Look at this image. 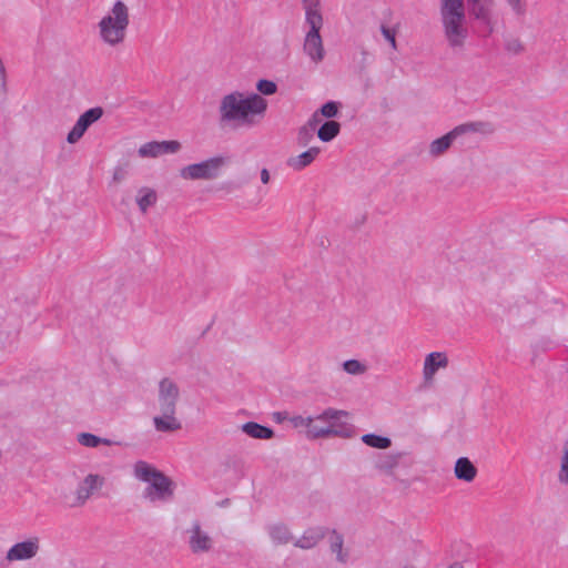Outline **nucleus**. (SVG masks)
I'll list each match as a JSON object with an SVG mask.
<instances>
[{
  "label": "nucleus",
  "instance_id": "12",
  "mask_svg": "<svg viewBox=\"0 0 568 568\" xmlns=\"http://www.w3.org/2000/svg\"><path fill=\"white\" fill-rule=\"evenodd\" d=\"M181 143L179 141H152L141 145L138 154L141 158H158L162 154H172L179 152Z\"/></svg>",
  "mask_w": 568,
  "mask_h": 568
},
{
  "label": "nucleus",
  "instance_id": "20",
  "mask_svg": "<svg viewBox=\"0 0 568 568\" xmlns=\"http://www.w3.org/2000/svg\"><path fill=\"white\" fill-rule=\"evenodd\" d=\"M454 474L457 479L471 483L477 476V468L467 457H460L455 463Z\"/></svg>",
  "mask_w": 568,
  "mask_h": 568
},
{
  "label": "nucleus",
  "instance_id": "2",
  "mask_svg": "<svg viewBox=\"0 0 568 568\" xmlns=\"http://www.w3.org/2000/svg\"><path fill=\"white\" fill-rule=\"evenodd\" d=\"M266 109L267 101L262 95L233 91L220 101L219 124L223 129L253 126L264 118Z\"/></svg>",
  "mask_w": 568,
  "mask_h": 568
},
{
  "label": "nucleus",
  "instance_id": "35",
  "mask_svg": "<svg viewBox=\"0 0 568 568\" xmlns=\"http://www.w3.org/2000/svg\"><path fill=\"white\" fill-rule=\"evenodd\" d=\"M256 89L264 95H272L276 92L277 85L271 80L262 79L256 83Z\"/></svg>",
  "mask_w": 568,
  "mask_h": 568
},
{
  "label": "nucleus",
  "instance_id": "27",
  "mask_svg": "<svg viewBox=\"0 0 568 568\" xmlns=\"http://www.w3.org/2000/svg\"><path fill=\"white\" fill-rule=\"evenodd\" d=\"M506 9L517 20H523L528 14V1L527 0H503Z\"/></svg>",
  "mask_w": 568,
  "mask_h": 568
},
{
  "label": "nucleus",
  "instance_id": "4",
  "mask_svg": "<svg viewBox=\"0 0 568 568\" xmlns=\"http://www.w3.org/2000/svg\"><path fill=\"white\" fill-rule=\"evenodd\" d=\"M136 479L148 483L143 497L151 503L166 501L173 496V483L162 471L144 460H139L133 466Z\"/></svg>",
  "mask_w": 568,
  "mask_h": 568
},
{
  "label": "nucleus",
  "instance_id": "14",
  "mask_svg": "<svg viewBox=\"0 0 568 568\" xmlns=\"http://www.w3.org/2000/svg\"><path fill=\"white\" fill-rule=\"evenodd\" d=\"M448 366V357L443 352L429 353L424 361L423 377L425 382H432L440 368Z\"/></svg>",
  "mask_w": 568,
  "mask_h": 568
},
{
  "label": "nucleus",
  "instance_id": "13",
  "mask_svg": "<svg viewBox=\"0 0 568 568\" xmlns=\"http://www.w3.org/2000/svg\"><path fill=\"white\" fill-rule=\"evenodd\" d=\"M321 29H310L305 36L303 49L314 63H320L325 57L323 40L320 34Z\"/></svg>",
  "mask_w": 568,
  "mask_h": 568
},
{
  "label": "nucleus",
  "instance_id": "6",
  "mask_svg": "<svg viewBox=\"0 0 568 568\" xmlns=\"http://www.w3.org/2000/svg\"><path fill=\"white\" fill-rule=\"evenodd\" d=\"M226 164L223 156H214L199 163L189 164L180 170V176L185 181H212L220 176Z\"/></svg>",
  "mask_w": 568,
  "mask_h": 568
},
{
  "label": "nucleus",
  "instance_id": "5",
  "mask_svg": "<svg viewBox=\"0 0 568 568\" xmlns=\"http://www.w3.org/2000/svg\"><path fill=\"white\" fill-rule=\"evenodd\" d=\"M347 413L344 410H337L334 408H328L324 410L322 414L313 417H304L301 415H295L288 418V422L294 428H306V435L308 438L315 439L321 437H327L331 435H336L337 430L332 426L327 427H318L315 422L328 423L333 419H338L341 416H346Z\"/></svg>",
  "mask_w": 568,
  "mask_h": 568
},
{
  "label": "nucleus",
  "instance_id": "10",
  "mask_svg": "<svg viewBox=\"0 0 568 568\" xmlns=\"http://www.w3.org/2000/svg\"><path fill=\"white\" fill-rule=\"evenodd\" d=\"M105 484V478L99 474H88L78 485L74 493L73 507H82L91 496L101 489Z\"/></svg>",
  "mask_w": 568,
  "mask_h": 568
},
{
  "label": "nucleus",
  "instance_id": "9",
  "mask_svg": "<svg viewBox=\"0 0 568 568\" xmlns=\"http://www.w3.org/2000/svg\"><path fill=\"white\" fill-rule=\"evenodd\" d=\"M40 548V538L38 536H32L11 546L6 554V560L13 562L33 559L39 554Z\"/></svg>",
  "mask_w": 568,
  "mask_h": 568
},
{
  "label": "nucleus",
  "instance_id": "1",
  "mask_svg": "<svg viewBox=\"0 0 568 568\" xmlns=\"http://www.w3.org/2000/svg\"><path fill=\"white\" fill-rule=\"evenodd\" d=\"M496 0H439L444 38L452 49H463L469 36L467 17L489 34L496 26Z\"/></svg>",
  "mask_w": 568,
  "mask_h": 568
},
{
  "label": "nucleus",
  "instance_id": "42",
  "mask_svg": "<svg viewBox=\"0 0 568 568\" xmlns=\"http://www.w3.org/2000/svg\"><path fill=\"white\" fill-rule=\"evenodd\" d=\"M320 422H315V424L318 426V427H327V426H332L334 428V426L332 424H326V425H322V424H318Z\"/></svg>",
  "mask_w": 568,
  "mask_h": 568
},
{
  "label": "nucleus",
  "instance_id": "25",
  "mask_svg": "<svg viewBox=\"0 0 568 568\" xmlns=\"http://www.w3.org/2000/svg\"><path fill=\"white\" fill-rule=\"evenodd\" d=\"M268 535L275 545H286L293 540V535L284 524H275L268 527Z\"/></svg>",
  "mask_w": 568,
  "mask_h": 568
},
{
  "label": "nucleus",
  "instance_id": "41",
  "mask_svg": "<svg viewBox=\"0 0 568 568\" xmlns=\"http://www.w3.org/2000/svg\"><path fill=\"white\" fill-rule=\"evenodd\" d=\"M448 568H464V566L460 562H454Z\"/></svg>",
  "mask_w": 568,
  "mask_h": 568
},
{
  "label": "nucleus",
  "instance_id": "26",
  "mask_svg": "<svg viewBox=\"0 0 568 568\" xmlns=\"http://www.w3.org/2000/svg\"><path fill=\"white\" fill-rule=\"evenodd\" d=\"M455 133L457 136L470 133V132H479L483 134H491L494 132V128L488 122H470L460 124L456 128H454Z\"/></svg>",
  "mask_w": 568,
  "mask_h": 568
},
{
  "label": "nucleus",
  "instance_id": "34",
  "mask_svg": "<svg viewBox=\"0 0 568 568\" xmlns=\"http://www.w3.org/2000/svg\"><path fill=\"white\" fill-rule=\"evenodd\" d=\"M343 368L346 373L352 375H361L366 372V366L357 359H348L344 362Z\"/></svg>",
  "mask_w": 568,
  "mask_h": 568
},
{
  "label": "nucleus",
  "instance_id": "32",
  "mask_svg": "<svg viewBox=\"0 0 568 568\" xmlns=\"http://www.w3.org/2000/svg\"><path fill=\"white\" fill-rule=\"evenodd\" d=\"M504 48L511 55H519L525 51L524 42L515 36H509L505 39Z\"/></svg>",
  "mask_w": 568,
  "mask_h": 568
},
{
  "label": "nucleus",
  "instance_id": "37",
  "mask_svg": "<svg viewBox=\"0 0 568 568\" xmlns=\"http://www.w3.org/2000/svg\"><path fill=\"white\" fill-rule=\"evenodd\" d=\"M381 32L384 38L389 42L390 47L394 50H397V41H396V30L387 28L386 26L381 27Z\"/></svg>",
  "mask_w": 568,
  "mask_h": 568
},
{
  "label": "nucleus",
  "instance_id": "11",
  "mask_svg": "<svg viewBox=\"0 0 568 568\" xmlns=\"http://www.w3.org/2000/svg\"><path fill=\"white\" fill-rule=\"evenodd\" d=\"M102 115L103 109L101 106H95L85 111L80 115L74 126L68 133L67 141L71 144L78 142L83 136L88 128L100 120Z\"/></svg>",
  "mask_w": 568,
  "mask_h": 568
},
{
  "label": "nucleus",
  "instance_id": "28",
  "mask_svg": "<svg viewBox=\"0 0 568 568\" xmlns=\"http://www.w3.org/2000/svg\"><path fill=\"white\" fill-rule=\"evenodd\" d=\"M341 124L336 121L325 122L317 131V136L323 142L332 141L339 133Z\"/></svg>",
  "mask_w": 568,
  "mask_h": 568
},
{
  "label": "nucleus",
  "instance_id": "3",
  "mask_svg": "<svg viewBox=\"0 0 568 568\" xmlns=\"http://www.w3.org/2000/svg\"><path fill=\"white\" fill-rule=\"evenodd\" d=\"M129 24V7L122 0H116L98 22L100 40L111 48L121 45L125 41Z\"/></svg>",
  "mask_w": 568,
  "mask_h": 568
},
{
  "label": "nucleus",
  "instance_id": "16",
  "mask_svg": "<svg viewBox=\"0 0 568 568\" xmlns=\"http://www.w3.org/2000/svg\"><path fill=\"white\" fill-rule=\"evenodd\" d=\"M327 532L328 530L322 526L307 528L303 535L294 541V546L301 549L314 548Z\"/></svg>",
  "mask_w": 568,
  "mask_h": 568
},
{
  "label": "nucleus",
  "instance_id": "33",
  "mask_svg": "<svg viewBox=\"0 0 568 568\" xmlns=\"http://www.w3.org/2000/svg\"><path fill=\"white\" fill-rule=\"evenodd\" d=\"M315 126L313 121H308L305 125H303L297 134V143L301 146H306L314 136Z\"/></svg>",
  "mask_w": 568,
  "mask_h": 568
},
{
  "label": "nucleus",
  "instance_id": "40",
  "mask_svg": "<svg viewBox=\"0 0 568 568\" xmlns=\"http://www.w3.org/2000/svg\"><path fill=\"white\" fill-rule=\"evenodd\" d=\"M308 121H313L314 126L316 128L317 123L320 122L318 114L315 113Z\"/></svg>",
  "mask_w": 568,
  "mask_h": 568
},
{
  "label": "nucleus",
  "instance_id": "15",
  "mask_svg": "<svg viewBox=\"0 0 568 568\" xmlns=\"http://www.w3.org/2000/svg\"><path fill=\"white\" fill-rule=\"evenodd\" d=\"M328 547L338 564L345 565L348 562L349 548L345 547L344 536L335 529L328 532Z\"/></svg>",
  "mask_w": 568,
  "mask_h": 568
},
{
  "label": "nucleus",
  "instance_id": "17",
  "mask_svg": "<svg viewBox=\"0 0 568 568\" xmlns=\"http://www.w3.org/2000/svg\"><path fill=\"white\" fill-rule=\"evenodd\" d=\"M303 9L305 11V21L310 29H322L324 21L321 12V1L303 0Z\"/></svg>",
  "mask_w": 568,
  "mask_h": 568
},
{
  "label": "nucleus",
  "instance_id": "18",
  "mask_svg": "<svg viewBox=\"0 0 568 568\" xmlns=\"http://www.w3.org/2000/svg\"><path fill=\"white\" fill-rule=\"evenodd\" d=\"M175 414L176 413H161V415L154 416V428L160 433H173L180 430L182 425Z\"/></svg>",
  "mask_w": 568,
  "mask_h": 568
},
{
  "label": "nucleus",
  "instance_id": "22",
  "mask_svg": "<svg viewBox=\"0 0 568 568\" xmlns=\"http://www.w3.org/2000/svg\"><path fill=\"white\" fill-rule=\"evenodd\" d=\"M456 138H457V134L455 133V130L453 129L445 135L434 140L429 144V154L435 158L444 154L452 146V144L456 140Z\"/></svg>",
  "mask_w": 568,
  "mask_h": 568
},
{
  "label": "nucleus",
  "instance_id": "38",
  "mask_svg": "<svg viewBox=\"0 0 568 568\" xmlns=\"http://www.w3.org/2000/svg\"><path fill=\"white\" fill-rule=\"evenodd\" d=\"M126 178V170L122 166H118L113 172V181L115 183L122 182Z\"/></svg>",
  "mask_w": 568,
  "mask_h": 568
},
{
  "label": "nucleus",
  "instance_id": "23",
  "mask_svg": "<svg viewBox=\"0 0 568 568\" xmlns=\"http://www.w3.org/2000/svg\"><path fill=\"white\" fill-rule=\"evenodd\" d=\"M403 453L396 454H381L375 462V468L384 474L390 475L398 466Z\"/></svg>",
  "mask_w": 568,
  "mask_h": 568
},
{
  "label": "nucleus",
  "instance_id": "29",
  "mask_svg": "<svg viewBox=\"0 0 568 568\" xmlns=\"http://www.w3.org/2000/svg\"><path fill=\"white\" fill-rule=\"evenodd\" d=\"M557 478L560 484L568 485V439L562 446Z\"/></svg>",
  "mask_w": 568,
  "mask_h": 568
},
{
  "label": "nucleus",
  "instance_id": "21",
  "mask_svg": "<svg viewBox=\"0 0 568 568\" xmlns=\"http://www.w3.org/2000/svg\"><path fill=\"white\" fill-rule=\"evenodd\" d=\"M135 201L140 212L144 214L151 206L155 205L158 201L156 191L148 186L140 187Z\"/></svg>",
  "mask_w": 568,
  "mask_h": 568
},
{
  "label": "nucleus",
  "instance_id": "31",
  "mask_svg": "<svg viewBox=\"0 0 568 568\" xmlns=\"http://www.w3.org/2000/svg\"><path fill=\"white\" fill-rule=\"evenodd\" d=\"M78 442L85 447H97L100 444L112 445V442L106 438L98 437L90 433H81L78 435Z\"/></svg>",
  "mask_w": 568,
  "mask_h": 568
},
{
  "label": "nucleus",
  "instance_id": "36",
  "mask_svg": "<svg viewBox=\"0 0 568 568\" xmlns=\"http://www.w3.org/2000/svg\"><path fill=\"white\" fill-rule=\"evenodd\" d=\"M320 112L325 118H334L338 112V103L334 101L326 102L322 105Z\"/></svg>",
  "mask_w": 568,
  "mask_h": 568
},
{
  "label": "nucleus",
  "instance_id": "24",
  "mask_svg": "<svg viewBox=\"0 0 568 568\" xmlns=\"http://www.w3.org/2000/svg\"><path fill=\"white\" fill-rule=\"evenodd\" d=\"M241 428L247 436L256 439H270L274 436V432L271 428L255 422H247Z\"/></svg>",
  "mask_w": 568,
  "mask_h": 568
},
{
  "label": "nucleus",
  "instance_id": "19",
  "mask_svg": "<svg viewBox=\"0 0 568 568\" xmlns=\"http://www.w3.org/2000/svg\"><path fill=\"white\" fill-rule=\"evenodd\" d=\"M321 150L317 146L310 148L307 151L291 156L287 159V166L294 171H301L308 166L320 154Z\"/></svg>",
  "mask_w": 568,
  "mask_h": 568
},
{
  "label": "nucleus",
  "instance_id": "30",
  "mask_svg": "<svg viewBox=\"0 0 568 568\" xmlns=\"http://www.w3.org/2000/svg\"><path fill=\"white\" fill-rule=\"evenodd\" d=\"M362 440L367 446L379 449H386L392 445V442L388 437H383L375 434H365L363 435Z\"/></svg>",
  "mask_w": 568,
  "mask_h": 568
},
{
  "label": "nucleus",
  "instance_id": "7",
  "mask_svg": "<svg viewBox=\"0 0 568 568\" xmlns=\"http://www.w3.org/2000/svg\"><path fill=\"white\" fill-rule=\"evenodd\" d=\"M187 537V546L192 554L201 555L212 551L214 540L212 536L205 531L200 521H193L191 527L185 530Z\"/></svg>",
  "mask_w": 568,
  "mask_h": 568
},
{
  "label": "nucleus",
  "instance_id": "8",
  "mask_svg": "<svg viewBox=\"0 0 568 568\" xmlns=\"http://www.w3.org/2000/svg\"><path fill=\"white\" fill-rule=\"evenodd\" d=\"M180 399V387L171 378L164 377L159 382L158 405L161 413H176Z\"/></svg>",
  "mask_w": 568,
  "mask_h": 568
},
{
  "label": "nucleus",
  "instance_id": "39",
  "mask_svg": "<svg viewBox=\"0 0 568 568\" xmlns=\"http://www.w3.org/2000/svg\"><path fill=\"white\" fill-rule=\"evenodd\" d=\"M261 181L263 184H267L270 182V172L265 168L261 170Z\"/></svg>",
  "mask_w": 568,
  "mask_h": 568
}]
</instances>
